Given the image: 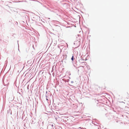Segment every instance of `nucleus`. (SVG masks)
Instances as JSON below:
<instances>
[{"mask_svg": "<svg viewBox=\"0 0 129 129\" xmlns=\"http://www.w3.org/2000/svg\"><path fill=\"white\" fill-rule=\"evenodd\" d=\"M71 60L72 61H73L74 60V56L73 55L72 57L71 58Z\"/></svg>", "mask_w": 129, "mask_h": 129, "instance_id": "nucleus-1", "label": "nucleus"}]
</instances>
